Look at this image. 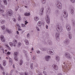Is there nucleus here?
Instances as JSON below:
<instances>
[{
  "instance_id": "f257e3e1",
  "label": "nucleus",
  "mask_w": 75,
  "mask_h": 75,
  "mask_svg": "<svg viewBox=\"0 0 75 75\" xmlns=\"http://www.w3.org/2000/svg\"><path fill=\"white\" fill-rule=\"evenodd\" d=\"M12 43L11 42H9V44L11 46V47H13V46L14 47H16L17 45L16 44L17 43V41L16 40H14L12 42Z\"/></svg>"
},
{
  "instance_id": "f03ea898",
  "label": "nucleus",
  "mask_w": 75,
  "mask_h": 75,
  "mask_svg": "<svg viewBox=\"0 0 75 75\" xmlns=\"http://www.w3.org/2000/svg\"><path fill=\"white\" fill-rule=\"evenodd\" d=\"M6 13H8V15H9V16H13V11L11 9H10L9 11L8 10H7L6 11Z\"/></svg>"
},
{
  "instance_id": "7ed1b4c3",
  "label": "nucleus",
  "mask_w": 75,
  "mask_h": 75,
  "mask_svg": "<svg viewBox=\"0 0 75 75\" xmlns=\"http://www.w3.org/2000/svg\"><path fill=\"white\" fill-rule=\"evenodd\" d=\"M56 30L57 32H61L62 30V27H59L58 26H57L56 27Z\"/></svg>"
},
{
  "instance_id": "20e7f679",
  "label": "nucleus",
  "mask_w": 75,
  "mask_h": 75,
  "mask_svg": "<svg viewBox=\"0 0 75 75\" xmlns=\"http://www.w3.org/2000/svg\"><path fill=\"white\" fill-rule=\"evenodd\" d=\"M47 53L50 55H53L54 53L53 52V50L51 49H48L47 50Z\"/></svg>"
},
{
  "instance_id": "39448f33",
  "label": "nucleus",
  "mask_w": 75,
  "mask_h": 75,
  "mask_svg": "<svg viewBox=\"0 0 75 75\" xmlns=\"http://www.w3.org/2000/svg\"><path fill=\"white\" fill-rule=\"evenodd\" d=\"M65 55L66 57H67V58L68 59H70L71 58V55L68 52H66L65 53Z\"/></svg>"
},
{
  "instance_id": "423d86ee",
  "label": "nucleus",
  "mask_w": 75,
  "mask_h": 75,
  "mask_svg": "<svg viewBox=\"0 0 75 75\" xmlns=\"http://www.w3.org/2000/svg\"><path fill=\"white\" fill-rule=\"evenodd\" d=\"M63 15L64 18H67L68 17V13L65 10L63 11Z\"/></svg>"
},
{
  "instance_id": "0eeeda50",
  "label": "nucleus",
  "mask_w": 75,
  "mask_h": 75,
  "mask_svg": "<svg viewBox=\"0 0 75 75\" xmlns=\"http://www.w3.org/2000/svg\"><path fill=\"white\" fill-rule=\"evenodd\" d=\"M56 6L59 9H61L62 8V5L61 4H57L56 5Z\"/></svg>"
},
{
  "instance_id": "6e6552de",
  "label": "nucleus",
  "mask_w": 75,
  "mask_h": 75,
  "mask_svg": "<svg viewBox=\"0 0 75 75\" xmlns=\"http://www.w3.org/2000/svg\"><path fill=\"white\" fill-rule=\"evenodd\" d=\"M69 42V40L68 39H66L64 40L63 41L64 44H66V45H67L68 44V42Z\"/></svg>"
},
{
  "instance_id": "1a4fd4ad",
  "label": "nucleus",
  "mask_w": 75,
  "mask_h": 75,
  "mask_svg": "<svg viewBox=\"0 0 75 75\" xmlns=\"http://www.w3.org/2000/svg\"><path fill=\"white\" fill-rule=\"evenodd\" d=\"M51 57V56H46L45 57V59L46 61L48 62L50 61V58Z\"/></svg>"
},
{
  "instance_id": "9d476101",
  "label": "nucleus",
  "mask_w": 75,
  "mask_h": 75,
  "mask_svg": "<svg viewBox=\"0 0 75 75\" xmlns=\"http://www.w3.org/2000/svg\"><path fill=\"white\" fill-rule=\"evenodd\" d=\"M1 41L2 42H5V41H6L5 38L4 37V36H3V35H1Z\"/></svg>"
},
{
  "instance_id": "9b49d317",
  "label": "nucleus",
  "mask_w": 75,
  "mask_h": 75,
  "mask_svg": "<svg viewBox=\"0 0 75 75\" xmlns=\"http://www.w3.org/2000/svg\"><path fill=\"white\" fill-rule=\"evenodd\" d=\"M52 67L55 70H58V67L57 65L54 64L52 65Z\"/></svg>"
},
{
  "instance_id": "f8f14e48",
  "label": "nucleus",
  "mask_w": 75,
  "mask_h": 75,
  "mask_svg": "<svg viewBox=\"0 0 75 75\" xmlns=\"http://www.w3.org/2000/svg\"><path fill=\"white\" fill-rule=\"evenodd\" d=\"M59 33H57L56 34V38L57 40H58V39H59Z\"/></svg>"
},
{
  "instance_id": "ddd939ff",
  "label": "nucleus",
  "mask_w": 75,
  "mask_h": 75,
  "mask_svg": "<svg viewBox=\"0 0 75 75\" xmlns=\"http://www.w3.org/2000/svg\"><path fill=\"white\" fill-rule=\"evenodd\" d=\"M46 20L48 24H50V18L47 16V18H46Z\"/></svg>"
},
{
  "instance_id": "4468645a",
  "label": "nucleus",
  "mask_w": 75,
  "mask_h": 75,
  "mask_svg": "<svg viewBox=\"0 0 75 75\" xmlns=\"http://www.w3.org/2000/svg\"><path fill=\"white\" fill-rule=\"evenodd\" d=\"M70 13L72 15L74 14V9L71 8L70 10Z\"/></svg>"
},
{
  "instance_id": "2eb2a0df",
  "label": "nucleus",
  "mask_w": 75,
  "mask_h": 75,
  "mask_svg": "<svg viewBox=\"0 0 75 75\" xmlns=\"http://www.w3.org/2000/svg\"><path fill=\"white\" fill-rule=\"evenodd\" d=\"M6 31L9 34H11V30H9L8 28H6Z\"/></svg>"
},
{
  "instance_id": "dca6fc26",
  "label": "nucleus",
  "mask_w": 75,
  "mask_h": 75,
  "mask_svg": "<svg viewBox=\"0 0 75 75\" xmlns=\"http://www.w3.org/2000/svg\"><path fill=\"white\" fill-rule=\"evenodd\" d=\"M9 61V62H10V64L11 65H12V62L13 61V60H12V59H11V58H8Z\"/></svg>"
},
{
  "instance_id": "f3484780",
  "label": "nucleus",
  "mask_w": 75,
  "mask_h": 75,
  "mask_svg": "<svg viewBox=\"0 0 75 75\" xmlns=\"http://www.w3.org/2000/svg\"><path fill=\"white\" fill-rule=\"evenodd\" d=\"M66 28L68 31H70L71 30V27L69 26V25L67 26Z\"/></svg>"
},
{
  "instance_id": "a211bd4d",
  "label": "nucleus",
  "mask_w": 75,
  "mask_h": 75,
  "mask_svg": "<svg viewBox=\"0 0 75 75\" xmlns=\"http://www.w3.org/2000/svg\"><path fill=\"white\" fill-rule=\"evenodd\" d=\"M3 64L4 66H6V61L3 60Z\"/></svg>"
},
{
  "instance_id": "6ab92c4d",
  "label": "nucleus",
  "mask_w": 75,
  "mask_h": 75,
  "mask_svg": "<svg viewBox=\"0 0 75 75\" xmlns=\"http://www.w3.org/2000/svg\"><path fill=\"white\" fill-rule=\"evenodd\" d=\"M24 15L25 16H29L30 15V13H28L27 12L25 13Z\"/></svg>"
},
{
  "instance_id": "aec40b11",
  "label": "nucleus",
  "mask_w": 75,
  "mask_h": 75,
  "mask_svg": "<svg viewBox=\"0 0 75 75\" xmlns=\"http://www.w3.org/2000/svg\"><path fill=\"white\" fill-rule=\"evenodd\" d=\"M5 22L6 21L4 20H1V24H4V23H5Z\"/></svg>"
},
{
  "instance_id": "412c9836",
  "label": "nucleus",
  "mask_w": 75,
  "mask_h": 75,
  "mask_svg": "<svg viewBox=\"0 0 75 75\" xmlns=\"http://www.w3.org/2000/svg\"><path fill=\"white\" fill-rule=\"evenodd\" d=\"M25 44H26V45H28L29 42H28V40H25Z\"/></svg>"
},
{
  "instance_id": "4be33fe9",
  "label": "nucleus",
  "mask_w": 75,
  "mask_h": 75,
  "mask_svg": "<svg viewBox=\"0 0 75 75\" xmlns=\"http://www.w3.org/2000/svg\"><path fill=\"white\" fill-rule=\"evenodd\" d=\"M38 26H41L42 25V23H41V21H39L38 23Z\"/></svg>"
},
{
  "instance_id": "5701e85b",
  "label": "nucleus",
  "mask_w": 75,
  "mask_h": 75,
  "mask_svg": "<svg viewBox=\"0 0 75 75\" xmlns=\"http://www.w3.org/2000/svg\"><path fill=\"white\" fill-rule=\"evenodd\" d=\"M14 59L16 61H18V57H17V56H14Z\"/></svg>"
},
{
  "instance_id": "b1692460",
  "label": "nucleus",
  "mask_w": 75,
  "mask_h": 75,
  "mask_svg": "<svg viewBox=\"0 0 75 75\" xmlns=\"http://www.w3.org/2000/svg\"><path fill=\"white\" fill-rule=\"evenodd\" d=\"M56 59L57 61H59V57H56Z\"/></svg>"
},
{
  "instance_id": "393cba45",
  "label": "nucleus",
  "mask_w": 75,
  "mask_h": 75,
  "mask_svg": "<svg viewBox=\"0 0 75 75\" xmlns=\"http://www.w3.org/2000/svg\"><path fill=\"white\" fill-rule=\"evenodd\" d=\"M34 20H35V21H37L39 20V19L38 18V17L36 16L34 18Z\"/></svg>"
},
{
  "instance_id": "a878e982",
  "label": "nucleus",
  "mask_w": 75,
  "mask_h": 75,
  "mask_svg": "<svg viewBox=\"0 0 75 75\" xmlns=\"http://www.w3.org/2000/svg\"><path fill=\"white\" fill-rule=\"evenodd\" d=\"M44 8H43V7H42L40 10V13H42L43 12V11L44 10Z\"/></svg>"
},
{
  "instance_id": "bb28decb",
  "label": "nucleus",
  "mask_w": 75,
  "mask_h": 75,
  "mask_svg": "<svg viewBox=\"0 0 75 75\" xmlns=\"http://www.w3.org/2000/svg\"><path fill=\"white\" fill-rule=\"evenodd\" d=\"M3 1L5 4L7 5V1L6 0H3Z\"/></svg>"
},
{
  "instance_id": "cd10ccee",
  "label": "nucleus",
  "mask_w": 75,
  "mask_h": 75,
  "mask_svg": "<svg viewBox=\"0 0 75 75\" xmlns=\"http://www.w3.org/2000/svg\"><path fill=\"white\" fill-rule=\"evenodd\" d=\"M6 46L7 47V48L8 49V50H11V48H10V47H9V46H8V45H6Z\"/></svg>"
},
{
  "instance_id": "c85d7f7f",
  "label": "nucleus",
  "mask_w": 75,
  "mask_h": 75,
  "mask_svg": "<svg viewBox=\"0 0 75 75\" xmlns=\"http://www.w3.org/2000/svg\"><path fill=\"white\" fill-rule=\"evenodd\" d=\"M21 43H19L18 44L17 47L18 48H19L21 46Z\"/></svg>"
},
{
  "instance_id": "c756f323",
  "label": "nucleus",
  "mask_w": 75,
  "mask_h": 75,
  "mask_svg": "<svg viewBox=\"0 0 75 75\" xmlns=\"http://www.w3.org/2000/svg\"><path fill=\"white\" fill-rule=\"evenodd\" d=\"M1 28L2 30H4L5 29V28H6V27H5V25H4L3 26H1Z\"/></svg>"
},
{
  "instance_id": "7c9ffc66",
  "label": "nucleus",
  "mask_w": 75,
  "mask_h": 75,
  "mask_svg": "<svg viewBox=\"0 0 75 75\" xmlns=\"http://www.w3.org/2000/svg\"><path fill=\"white\" fill-rule=\"evenodd\" d=\"M0 68L2 70V71H4V68H3V67L1 65V64H0Z\"/></svg>"
},
{
  "instance_id": "2f4dec72",
  "label": "nucleus",
  "mask_w": 75,
  "mask_h": 75,
  "mask_svg": "<svg viewBox=\"0 0 75 75\" xmlns=\"http://www.w3.org/2000/svg\"><path fill=\"white\" fill-rule=\"evenodd\" d=\"M18 54V53H17V52H14V57L17 56Z\"/></svg>"
},
{
  "instance_id": "473e14b6",
  "label": "nucleus",
  "mask_w": 75,
  "mask_h": 75,
  "mask_svg": "<svg viewBox=\"0 0 75 75\" xmlns=\"http://www.w3.org/2000/svg\"><path fill=\"white\" fill-rule=\"evenodd\" d=\"M23 60H21L20 61V63H19L20 65H22V64H23Z\"/></svg>"
},
{
  "instance_id": "72a5a7b5",
  "label": "nucleus",
  "mask_w": 75,
  "mask_h": 75,
  "mask_svg": "<svg viewBox=\"0 0 75 75\" xmlns=\"http://www.w3.org/2000/svg\"><path fill=\"white\" fill-rule=\"evenodd\" d=\"M46 11L47 13H50V8H48L47 9Z\"/></svg>"
},
{
  "instance_id": "f704fd0d",
  "label": "nucleus",
  "mask_w": 75,
  "mask_h": 75,
  "mask_svg": "<svg viewBox=\"0 0 75 75\" xmlns=\"http://www.w3.org/2000/svg\"><path fill=\"white\" fill-rule=\"evenodd\" d=\"M48 43L49 44V45H51V44H52V43L51 41H48Z\"/></svg>"
},
{
  "instance_id": "c9c22d12",
  "label": "nucleus",
  "mask_w": 75,
  "mask_h": 75,
  "mask_svg": "<svg viewBox=\"0 0 75 75\" xmlns=\"http://www.w3.org/2000/svg\"><path fill=\"white\" fill-rule=\"evenodd\" d=\"M18 20L20 21H21V17L19 16L18 17Z\"/></svg>"
},
{
  "instance_id": "e433bc0d",
  "label": "nucleus",
  "mask_w": 75,
  "mask_h": 75,
  "mask_svg": "<svg viewBox=\"0 0 75 75\" xmlns=\"http://www.w3.org/2000/svg\"><path fill=\"white\" fill-rule=\"evenodd\" d=\"M69 37L70 39H71L72 38V35L70 34L69 35Z\"/></svg>"
},
{
  "instance_id": "4c0bfd02",
  "label": "nucleus",
  "mask_w": 75,
  "mask_h": 75,
  "mask_svg": "<svg viewBox=\"0 0 75 75\" xmlns=\"http://www.w3.org/2000/svg\"><path fill=\"white\" fill-rule=\"evenodd\" d=\"M46 1L45 0H42V3H43V4H45V3Z\"/></svg>"
},
{
  "instance_id": "58836bf2",
  "label": "nucleus",
  "mask_w": 75,
  "mask_h": 75,
  "mask_svg": "<svg viewBox=\"0 0 75 75\" xmlns=\"http://www.w3.org/2000/svg\"><path fill=\"white\" fill-rule=\"evenodd\" d=\"M19 8V6H16V11H17Z\"/></svg>"
},
{
  "instance_id": "ea45409f",
  "label": "nucleus",
  "mask_w": 75,
  "mask_h": 75,
  "mask_svg": "<svg viewBox=\"0 0 75 75\" xmlns=\"http://www.w3.org/2000/svg\"><path fill=\"white\" fill-rule=\"evenodd\" d=\"M72 25L73 26V27H75V22L74 21H73L72 22Z\"/></svg>"
},
{
  "instance_id": "a19ab883",
  "label": "nucleus",
  "mask_w": 75,
  "mask_h": 75,
  "mask_svg": "<svg viewBox=\"0 0 75 75\" xmlns=\"http://www.w3.org/2000/svg\"><path fill=\"white\" fill-rule=\"evenodd\" d=\"M33 63H31L30 64V68L31 69H33Z\"/></svg>"
},
{
  "instance_id": "79ce46f5",
  "label": "nucleus",
  "mask_w": 75,
  "mask_h": 75,
  "mask_svg": "<svg viewBox=\"0 0 75 75\" xmlns=\"http://www.w3.org/2000/svg\"><path fill=\"white\" fill-rule=\"evenodd\" d=\"M2 16H3L5 18L6 17V15L4 13H2Z\"/></svg>"
},
{
  "instance_id": "37998d69",
  "label": "nucleus",
  "mask_w": 75,
  "mask_h": 75,
  "mask_svg": "<svg viewBox=\"0 0 75 75\" xmlns=\"http://www.w3.org/2000/svg\"><path fill=\"white\" fill-rule=\"evenodd\" d=\"M41 50H42V51H45V48H42L41 49Z\"/></svg>"
},
{
  "instance_id": "c03bdc74",
  "label": "nucleus",
  "mask_w": 75,
  "mask_h": 75,
  "mask_svg": "<svg viewBox=\"0 0 75 75\" xmlns=\"http://www.w3.org/2000/svg\"><path fill=\"white\" fill-rule=\"evenodd\" d=\"M0 12L1 13H4V10L3 9H0Z\"/></svg>"
},
{
  "instance_id": "a18cd8bd",
  "label": "nucleus",
  "mask_w": 75,
  "mask_h": 75,
  "mask_svg": "<svg viewBox=\"0 0 75 75\" xmlns=\"http://www.w3.org/2000/svg\"><path fill=\"white\" fill-rule=\"evenodd\" d=\"M36 28L37 31H40V29H39V28L38 27H36Z\"/></svg>"
},
{
  "instance_id": "49530a36",
  "label": "nucleus",
  "mask_w": 75,
  "mask_h": 75,
  "mask_svg": "<svg viewBox=\"0 0 75 75\" xmlns=\"http://www.w3.org/2000/svg\"><path fill=\"white\" fill-rule=\"evenodd\" d=\"M33 59L35 60V56L34 55L33 57Z\"/></svg>"
},
{
  "instance_id": "de8ad7c7",
  "label": "nucleus",
  "mask_w": 75,
  "mask_h": 75,
  "mask_svg": "<svg viewBox=\"0 0 75 75\" xmlns=\"http://www.w3.org/2000/svg\"><path fill=\"white\" fill-rule=\"evenodd\" d=\"M22 27H25V24H22Z\"/></svg>"
},
{
  "instance_id": "09e8293b",
  "label": "nucleus",
  "mask_w": 75,
  "mask_h": 75,
  "mask_svg": "<svg viewBox=\"0 0 75 75\" xmlns=\"http://www.w3.org/2000/svg\"><path fill=\"white\" fill-rule=\"evenodd\" d=\"M61 20L62 21V22H63V21H64V19L62 17H61Z\"/></svg>"
},
{
  "instance_id": "8fccbe9b",
  "label": "nucleus",
  "mask_w": 75,
  "mask_h": 75,
  "mask_svg": "<svg viewBox=\"0 0 75 75\" xmlns=\"http://www.w3.org/2000/svg\"><path fill=\"white\" fill-rule=\"evenodd\" d=\"M70 1L72 3H73L75 2V0H70Z\"/></svg>"
},
{
  "instance_id": "3c124183",
  "label": "nucleus",
  "mask_w": 75,
  "mask_h": 75,
  "mask_svg": "<svg viewBox=\"0 0 75 75\" xmlns=\"http://www.w3.org/2000/svg\"><path fill=\"white\" fill-rule=\"evenodd\" d=\"M13 20L14 22H16V19L15 18H13Z\"/></svg>"
},
{
  "instance_id": "603ef678",
  "label": "nucleus",
  "mask_w": 75,
  "mask_h": 75,
  "mask_svg": "<svg viewBox=\"0 0 75 75\" xmlns=\"http://www.w3.org/2000/svg\"><path fill=\"white\" fill-rule=\"evenodd\" d=\"M28 23V22H27V21H25V25H27V23Z\"/></svg>"
},
{
  "instance_id": "864d4df0",
  "label": "nucleus",
  "mask_w": 75,
  "mask_h": 75,
  "mask_svg": "<svg viewBox=\"0 0 75 75\" xmlns=\"http://www.w3.org/2000/svg\"><path fill=\"white\" fill-rule=\"evenodd\" d=\"M20 74L21 75H24V73H20Z\"/></svg>"
},
{
  "instance_id": "5fc2aeb1",
  "label": "nucleus",
  "mask_w": 75,
  "mask_h": 75,
  "mask_svg": "<svg viewBox=\"0 0 75 75\" xmlns=\"http://www.w3.org/2000/svg\"><path fill=\"white\" fill-rule=\"evenodd\" d=\"M18 31L22 30L19 28H18Z\"/></svg>"
},
{
  "instance_id": "6e6d98bb",
  "label": "nucleus",
  "mask_w": 75,
  "mask_h": 75,
  "mask_svg": "<svg viewBox=\"0 0 75 75\" xmlns=\"http://www.w3.org/2000/svg\"><path fill=\"white\" fill-rule=\"evenodd\" d=\"M30 37V34L29 33H28L27 35V37L28 38V37Z\"/></svg>"
},
{
  "instance_id": "4d7b16f0",
  "label": "nucleus",
  "mask_w": 75,
  "mask_h": 75,
  "mask_svg": "<svg viewBox=\"0 0 75 75\" xmlns=\"http://www.w3.org/2000/svg\"><path fill=\"white\" fill-rule=\"evenodd\" d=\"M23 52H24V53H25V52H26V51L25 50H23Z\"/></svg>"
},
{
  "instance_id": "13d9d810",
  "label": "nucleus",
  "mask_w": 75,
  "mask_h": 75,
  "mask_svg": "<svg viewBox=\"0 0 75 75\" xmlns=\"http://www.w3.org/2000/svg\"><path fill=\"white\" fill-rule=\"evenodd\" d=\"M7 54H8V55H10V52H8L7 53Z\"/></svg>"
},
{
  "instance_id": "bf43d9fd",
  "label": "nucleus",
  "mask_w": 75,
  "mask_h": 75,
  "mask_svg": "<svg viewBox=\"0 0 75 75\" xmlns=\"http://www.w3.org/2000/svg\"><path fill=\"white\" fill-rule=\"evenodd\" d=\"M37 52L38 54H40V52L39 51H38Z\"/></svg>"
},
{
  "instance_id": "052dcab7",
  "label": "nucleus",
  "mask_w": 75,
  "mask_h": 75,
  "mask_svg": "<svg viewBox=\"0 0 75 75\" xmlns=\"http://www.w3.org/2000/svg\"><path fill=\"white\" fill-rule=\"evenodd\" d=\"M12 75V71H11L10 73V74L9 75Z\"/></svg>"
},
{
  "instance_id": "680f3d73",
  "label": "nucleus",
  "mask_w": 75,
  "mask_h": 75,
  "mask_svg": "<svg viewBox=\"0 0 75 75\" xmlns=\"http://www.w3.org/2000/svg\"><path fill=\"white\" fill-rule=\"evenodd\" d=\"M25 75H28V73H26V72H25Z\"/></svg>"
},
{
  "instance_id": "e2e57ef3",
  "label": "nucleus",
  "mask_w": 75,
  "mask_h": 75,
  "mask_svg": "<svg viewBox=\"0 0 75 75\" xmlns=\"http://www.w3.org/2000/svg\"><path fill=\"white\" fill-rule=\"evenodd\" d=\"M3 75H5V72L3 71Z\"/></svg>"
},
{
  "instance_id": "0e129e2a",
  "label": "nucleus",
  "mask_w": 75,
  "mask_h": 75,
  "mask_svg": "<svg viewBox=\"0 0 75 75\" xmlns=\"http://www.w3.org/2000/svg\"><path fill=\"white\" fill-rule=\"evenodd\" d=\"M48 25H46V29H48Z\"/></svg>"
},
{
  "instance_id": "69168bd1",
  "label": "nucleus",
  "mask_w": 75,
  "mask_h": 75,
  "mask_svg": "<svg viewBox=\"0 0 75 75\" xmlns=\"http://www.w3.org/2000/svg\"><path fill=\"white\" fill-rule=\"evenodd\" d=\"M16 33L18 34H19V32H18V31H17Z\"/></svg>"
},
{
  "instance_id": "338daca9",
  "label": "nucleus",
  "mask_w": 75,
  "mask_h": 75,
  "mask_svg": "<svg viewBox=\"0 0 75 75\" xmlns=\"http://www.w3.org/2000/svg\"><path fill=\"white\" fill-rule=\"evenodd\" d=\"M58 75H62V74H61L59 73L58 74Z\"/></svg>"
},
{
  "instance_id": "774afa93",
  "label": "nucleus",
  "mask_w": 75,
  "mask_h": 75,
  "mask_svg": "<svg viewBox=\"0 0 75 75\" xmlns=\"http://www.w3.org/2000/svg\"><path fill=\"white\" fill-rule=\"evenodd\" d=\"M43 74H46V72H45V71H44L43 72Z\"/></svg>"
}]
</instances>
